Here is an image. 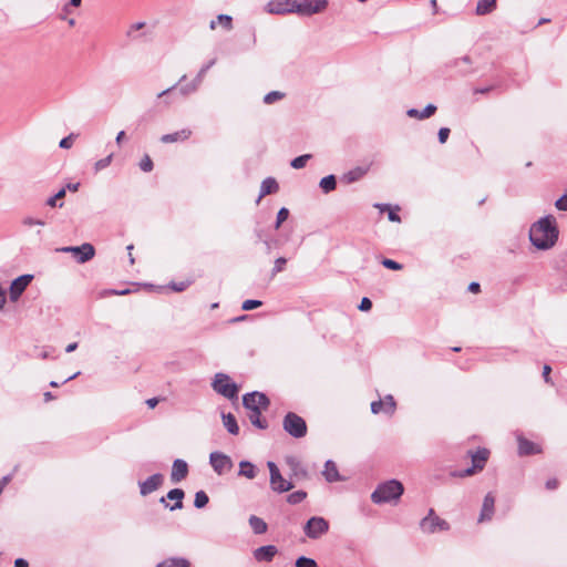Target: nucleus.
<instances>
[{"label": "nucleus", "instance_id": "obj_1", "mask_svg": "<svg viewBox=\"0 0 567 567\" xmlns=\"http://www.w3.org/2000/svg\"><path fill=\"white\" fill-rule=\"evenodd\" d=\"M327 6V0H270L265 7V11L270 14L311 16L321 12Z\"/></svg>", "mask_w": 567, "mask_h": 567}, {"label": "nucleus", "instance_id": "obj_2", "mask_svg": "<svg viewBox=\"0 0 567 567\" xmlns=\"http://www.w3.org/2000/svg\"><path fill=\"white\" fill-rule=\"evenodd\" d=\"M558 235L556 218L547 215L532 225L529 240L536 248L546 250L556 244Z\"/></svg>", "mask_w": 567, "mask_h": 567}, {"label": "nucleus", "instance_id": "obj_3", "mask_svg": "<svg viewBox=\"0 0 567 567\" xmlns=\"http://www.w3.org/2000/svg\"><path fill=\"white\" fill-rule=\"evenodd\" d=\"M403 485L395 480L380 484L378 488L372 493L371 499L375 504L391 502L399 499L403 494Z\"/></svg>", "mask_w": 567, "mask_h": 567}, {"label": "nucleus", "instance_id": "obj_4", "mask_svg": "<svg viewBox=\"0 0 567 567\" xmlns=\"http://www.w3.org/2000/svg\"><path fill=\"white\" fill-rule=\"evenodd\" d=\"M468 455L472 458V466L466 468L463 472L454 473V476L457 477H465V476H472L481 471L486 465V462L489 457V451L487 449H477L476 451H470Z\"/></svg>", "mask_w": 567, "mask_h": 567}, {"label": "nucleus", "instance_id": "obj_5", "mask_svg": "<svg viewBox=\"0 0 567 567\" xmlns=\"http://www.w3.org/2000/svg\"><path fill=\"white\" fill-rule=\"evenodd\" d=\"M213 389L223 396L231 400L238 396V386L234 383L229 375L217 373L213 381Z\"/></svg>", "mask_w": 567, "mask_h": 567}, {"label": "nucleus", "instance_id": "obj_6", "mask_svg": "<svg viewBox=\"0 0 567 567\" xmlns=\"http://www.w3.org/2000/svg\"><path fill=\"white\" fill-rule=\"evenodd\" d=\"M284 429L293 437H303L307 434L305 420L296 413L289 412L284 419Z\"/></svg>", "mask_w": 567, "mask_h": 567}, {"label": "nucleus", "instance_id": "obj_7", "mask_svg": "<svg viewBox=\"0 0 567 567\" xmlns=\"http://www.w3.org/2000/svg\"><path fill=\"white\" fill-rule=\"evenodd\" d=\"M267 466L270 473V487L274 492L285 493L293 488V484L281 475L274 462H268Z\"/></svg>", "mask_w": 567, "mask_h": 567}, {"label": "nucleus", "instance_id": "obj_8", "mask_svg": "<svg viewBox=\"0 0 567 567\" xmlns=\"http://www.w3.org/2000/svg\"><path fill=\"white\" fill-rule=\"evenodd\" d=\"M62 252L72 254L79 264L91 260L95 255L93 245L84 243L81 246H68L60 249Z\"/></svg>", "mask_w": 567, "mask_h": 567}, {"label": "nucleus", "instance_id": "obj_9", "mask_svg": "<svg viewBox=\"0 0 567 567\" xmlns=\"http://www.w3.org/2000/svg\"><path fill=\"white\" fill-rule=\"evenodd\" d=\"M421 528L425 533H435L447 530L450 525L446 520L439 517L434 509H430L429 515L421 520Z\"/></svg>", "mask_w": 567, "mask_h": 567}, {"label": "nucleus", "instance_id": "obj_10", "mask_svg": "<svg viewBox=\"0 0 567 567\" xmlns=\"http://www.w3.org/2000/svg\"><path fill=\"white\" fill-rule=\"evenodd\" d=\"M243 404L249 411H266L269 400L264 393L252 392L244 395Z\"/></svg>", "mask_w": 567, "mask_h": 567}, {"label": "nucleus", "instance_id": "obj_11", "mask_svg": "<svg viewBox=\"0 0 567 567\" xmlns=\"http://www.w3.org/2000/svg\"><path fill=\"white\" fill-rule=\"evenodd\" d=\"M329 529V523L323 517H311L306 526L305 534L312 539H317L324 535Z\"/></svg>", "mask_w": 567, "mask_h": 567}, {"label": "nucleus", "instance_id": "obj_12", "mask_svg": "<svg viewBox=\"0 0 567 567\" xmlns=\"http://www.w3.org/2000/svg\"><path fill=\"white\" fill-rule=\"evenodd\" d=\"M32 275H22L11 282L9 288V298L12 302H16L20 298V296L32 281Z\"/></svg>", "mask_w": 567, "mask_h": 567}, {"label": "nucleus", "instance_id": "obj_13", "mask_svg": "<svg viewBox=\"0 0 567 567\" xmlns=\"http://www.w3.org/2000/svg\"><path fill=\"white\" fill-rule=\"evenodd\" d=\"M210 464L215 472L219 475L226 474L231 471L233 462L229 456L223 453L214 452L210 454Z\"/></svg>", "mask_w": 567, "mask_h": 567}, {"label": "nucleus", "instance_id": "obj_14", "mask_svg": "<svg viewBox=\"0 0 567 567\" xmlns=\"http://www.w3.org/2000/svg\"><path fill=\"white\" fill-rule=\"evenodd\" d=\"M517 444H518V454L520 456L535 455V454H540L543 452V449L539 444L529 441L528 439L524 437L523 435L517 436Z\"/></svg>", "mask_w": 567, "mask_h": 567}, {"label": "nucleus", "instance_id": "obj_15", "mask_svg": "<svg viewBox=\"0 0 567 567\" xmlns=\"http://www.w3.org/2000/svg\"><path fill=\"white\" fill-rule=\"evenodd\" d=\"M164 477L162 474H154L146 481L140 483V491L143 496H146L154 491L158 489L163 484Z\"/></svg>", "mask_w": 567, "mask_h": 567}, {"label": "nucleus", "instance_id": "obj_16", "mask_svg": "<svg viewBox=\"0 0 567 567\" xmlns=\"http://www.w3.org/2000/svg\"><path fill=\"white\" fill-rule=\"evenodd\" d=\"M495 507V496L488 493L483 501L482 511L478 517V523L489 520L493 517Z\"/></svg>", "mask_w": 567, "mask_h": 567}, {"label": "nucleus", "instance_id": "obj_17", "mask_svg": "<svg viewBox=\"0 0 567 567\" xmlns=\"http://www.w3.org/2000/svg\"><path fill=\"white\" fill-rule=\"evenodd\" d=\"M188 474V465L183 460H175L172 467L171 480L174 483L183 481Z\"/></svg>", "mask_w": 567, "mask_h": 567}, {"label": "nucleus", "instance_id": "obj_18", "mask_svg": "<svg viewBox=\"0 0 567 567\" xmlns=\"http://www.w3.org/2000/svg\"><path fill=\"white\" fill-rule=\"evenodd\" d=\"M395 409V402L391 395H388L384 400H379L371 403V410L374 414L380 412L393 413Z\"/></svg>", "mask_w": 567, "mask_h": 567}, {"label": "nucleus", "instance_id": "obj_19", "mask_svg": "<svg viewBox=\"0 0 567 567\" xmlns=\"http://www.w3.org/2000/svg\"><path fill=\"white\" fill-rule=\"evenodd\" d=\"M277 554L274 545L261 546L254 551V557L258 561H270Z\"/></svg>", "mask_w": 567, "mask_h": 567}, {"label": "nucleus", "instance_id": "obj_20", "mask_svg": "<svg viewBox=\"0 0 567 567\" xmlns=\"http://www.w3.org/2000/svg\"><path fill=\"white\" fill-rule=\"evenodd\" d=\"M190 135H192V131L190 130L183 128V130H181L178 132H175V133L164 134L161 137V142L165 143V144H168V143H174V142H177V141H185V140H188Z\"/></svg>", "mask_w": 567, "mask_h": 567}, {"label": "nucleus", "instance_id": "obj_21", "mask_svg": "<svg viewBox=\"0 0 567 567\" xmlns=\"http://www.w3.org/2000/svg\"><path fill=\"white\" fill-rule=\"evenodd\" d=\"M436 111V106L434 104H427L423 110L410 109L406 114L410 117L424 120L432 116Z\"/></svg>", "mask_w": 567, "mask_h": 567}, {"label": "nucleus", "instance_id": "obj_22", "mask_svg": "<svg viewBox=\"0 0 567 567\" xmlns=\"http://www.w3.org/2000/svg\"><path fill=\"white\" fill-rule=\"evenodd\" d=\"M279 189V185L277 183V181L272 177H267L266 179L262 181L261 183V186H260V194H259V197H258V200L257 203L266 195H269V194H272V193H276L277 190Z\"/></svg>", "mask_w": 567, "mask_h": 567}, {"label": "nucleus", "instance_id": "obj_23", "mask_svg": "<svg viewBox=\"0 0 567 567\" xmlns=\"http://www.w3.org/2000/svg\"><path fill=\"white\" fill-rule=\"evenodd\" d=\"M322 474H323L324 478L330 483L338 482L341 480L339 472H338V467H337L336 463L332 461L326 462L324 470H323Z\"/></svg>", "mask_w": 567, "mask_h": 567}, {"label": "nucleus", "instance_id": "obj_24", "mask_svg": "<svg viewBox=\"0 0 567 567\" xmlns=\"http://www.w3.org/2000/svg\"><path fill=\"white\" fill-rule=\"evenodd\" d=\"M184 491L181 488H174L167 493V498L174 501L175 504L169 506L171 511L181 509L183 507Z\"/></svg>", "mask_w": 567, "mask_h": 567}, {"label": "nucleus", "instance_id": "obj_25", "mask_svg": "<svg viewBox=\"0 0 567 567\" xmlns=\"http://www.w3.org/2000/svg\"><path fill=\"white\" fill-rule=\"evenodd\" d=\"M156 567H190V561L182 557H172L163 560Z\"/></svg>", "mask_w": 567, "mask_h": 567}, {"label": "nucleus", "instance_id": "obj_26", "mask_svg": "<svg viewBox=\"0 0 567 567\" xmlns=\"http://www.w3.org/2000/svg\"><path fill=\"white\" fill-rule=\"evenodd\" d=\"M496 8V0H478L476 6V14L485 16L491 13Z\"/></svg>", "mask_w": 567, "mask_h": 567}, {"label": "nucleus", "instance_id": "obj_27", "mask_svg": "<svg viewBox=\"0 0 567 567\" xmlns=\"http://www.w3.org/2000/svg\"><path fill=\"white\" fill-rule=\"evenodd\" d=\"M223 423L230 434L237 435L239 433L236 417L231 413L223 414Z\"/></svg>", "mask_w": 567, "mask_h": 567}, {"label": "nucleus", "instance_id": "obj_28", "mask_svg": "<svg viewBox=\"0 0 567 567\" xmlns=\"http://www.w3.org/2000/svg\"><path fill=\"white\" fill-rule=\"evenodd\" d=\"M262 411H249L248 419L252 425L258 429L265 430L268 427L266 419L261 417Z\"/></svg>", "mask_w": 567, "mask_h": 567}, {"label": "nucleus", "instance_id": "obj_29", "mask_svg": "<svg viewBox=\"0 0 567 567\" xmlns=\"http://www.w3.org/2000/svg\"><path fill=\"white\" fill-rule=\"evenodd\" d=\"M367 173L365 168L355 167L343 175V179L351 184L362 178Z\"/></svg>", "mask_w": 567, "mask_h": 567}, {"label": "nucleus", "instance_id": "obj_30", "mask_svg": "<svg viewBox=\"0 0 567 567\" xmlns=\"http://www.w3.org/2000/svg\"><path fill=\"white\" fill-rule=\"evenodd\" d=\"M249 525L256 534H264L267 532L266 522L257 516H251L249 518Z\"/></svg>", "mask_w": 567, "mask_h": 567}, {"label": "nucleus", "instance_id": "obj_31", "mask_svg": "<svg viewBox=\"0 0 567 567\" xmlns=\"http://www.w3.org/2000/svg\"><path fill=\"white\" fill-rule=\"evenodd\" d=\"M320 188L323 193L328 194L336 189L337 181L334 175H328L320 181Z\"/></svg>", "mask_w": 567, "mask_h": 567}, {"label": "nucleus", "instance_id": "obj_32", "mask_svg": "<svg viewBox=\"0 0 567 567\" xmlns=\"http://www.w3.org/2000/svg\"><path fill=\"white\" fill-rule=\"evenodd\" d=\"M239 467V475H243L250 480L256 476L255 466L250 462L243 461L240 462Z\"/></svg>", "mask_w": 567, "mask_h": 567}, {"label": "nucleus", "instance_id": "obj_33", "mask_svg": "<svg viewBox=\"0 0 567 567\" xmlns=\"http://www.w3.org/2000/svg\"><path fill=\"white\" fill-rule=\"evenodd\" d=\"M208 501H209V498H208L207 494L204 491H198L195 494L194 505L197 508H203L207 505Z\"/></svg>", "mask_w": 567, "mask_h": 567}, {"label": "nucleus", "instance_id": "obj_34", "mask_svg": "<svg viewBox=\"0 0 567 567\" xmlns=\"http://www.w3.org/2000/svg\"><path fill=\"white\" fill-rule=\"evenodd\" d=\"M307 497V493L303 491H297L288 495L287 502L289 504L296 505L301 503Z\"/></svg>", "mask_w": 567, "mask_h": 567}, {"label": "nucleus", "instance_id": "obj_35", "mask_svg": "<svg viewBox=\"0 0 567 567\" xmlns=\"http://www.w3.org/2000/svg\"><path fill=\"white\" fill-rule=\"evenodd\" d=\"M285 97V93L280 91H271L264 96V103L272 104Z\"/></svg>", "mask_w": 567, "mask_h": 567}, {"label": "nucleus", "instance_id": "obj_36", "mask_svg": "<svg viewBox=\"0 0 567 567\" xmlns=\"http://www.w3.org/2000/svg\"><path fill=\"white\" fill-rule=\"evenodd\" d=\"M309 158H311L310 154L298 156L291 161L290 165L296 169H300L306 166Z\"/></svg>", "mask_w": 567, "mask_h": 567}, {"label": "nucleus", "instance_id": "obj_37", "mask_svg": "<svg viewBox=\"0 0 567 567\" xmlns=\"http://www.w3.org/2000/svg\"><path fill=\"white\" fill-rule=\"evenodd\" d=\"M112 159H113V155L110 154L106 157L101 158L97 162H95V164H94V172L99 173L100 171H102V169L106 168L107 166H110V164L112 163Z\"/></svg>", "mask_w": 567, "mask_h": 567}, {"label": "nucleus", "instance_id": "obj_38", "mask_svg": "<svg viewBox=\"0 0 567 567\" xmlns=\"http://www.w3.org/2000/svg\"><path fill=\"white\" fill-rule=\"evenodd\" d=\"M64 196H65V188H62L54 196L50 197L47 200V205L50 207H55V206H58V200L62 199ZM62 206H63V203H60L59 207H62Z\"/></svg>", "mask_w": 567, "mask_h": 567}, {"label": "nucleus", "instance_id": "obj_39", "mask_svg": "<svg viewBox=\"0 0 567 567\" xmlns=\"http://www.w3.org/2000/svg\"><path fill=\"white\" fill-rule=\"evenodd\" d=\"M217 22L227 31L233 29V18L228 14H218Z\"/></svg>", "mask_w": 567, "mask_h": 567}, {"label": "nucleus", "instance_id": "obj_40", "mask_svg": "<svg viewBox=\"0 0 567 567\" xmlns=\"http://www.w3.org/2000/svg\"><path fill=\"white\" fill-rule=\"evenodd\" d=\"M199 83H197L195 80H193L190 83L181 86L179 92L182 95L186 96L190 93H194L199 87Z\"/></svg>", "mask_w": 567, "mask_h": 567}, {"label": "nucleus", "instance_id": "obj_41", "mask_svg": "<svg viewBox=\"0 0 567 567\" xmlns=\"http://www.w3.org/2000/svg\"><path fill=\"white\" fill-rule=\"evenodd\" d=\"M215 64V60L209 61L207 64L203 65L197 75L195 76V81L199 84H202L203 79L206 74V72Z\"/></svg>", "mask_w": 567, "mask_h": 567}, {"label": "nucleus", "instance_id": "obj_42", "mask_svg": "<svg viewBox=\"0 0 567 567\" xmlns=\"http://www.w3.org/2000/svg\"><path fill=\"white\" fill-rule=\"evenodd\" d=\"M288 216H289V210L286 207L280 208L277 214V220L275 224V228L278 229L281 226V224L288 218Z\"/></svg>", "mask_w": 567, "mask_h": 567}, {"label": "nucleus", "instance_id": "obj_43", "mask_svg": "<svg viewBox=\"0 0 567 567\" xmlns=\"http://www.w3.org/2000/svg\"><path fill=\"white\" fill-rule=\"evenodd\" d=\"M296 567H317V563L311 558L302 556L296 560Z\"/></svg>", "mask_w": 567, "mask_h": 567}, {"label": "nucleus", "instance_id": "obj_44", "mask_svg": "<svg viewBox=\"0 0 567 567\" xmlns=\"http://www.w3.org/2000/svg\"><path fill=\"white\" fill-rule=\"evenodd\" d=\"M140 168L143 172H151L153 169V162L148 155H145L140 162Z\"/></svg>", "mask_w": 567, "mask_h": 567}, {"label": "nucleus", "instance_id": "obj_45", "mask_svg": "<svg viewBox=\"0 0 567 567\" xmlns=\"http://www.w3.org/2000/svg\"><path fill=\"white\" fill-rule=\"evenodd\" d=\"M382 265L391 270H401L403 268L401 264L396 262L395 260L386 258L382 260Z\"/></svg>", "mask_w": 567, "mask_h": 567}, {"label": "nucleus", "instance_id": "obj_46", "mask_svg": "<svg viewBox=\"0 0 567 567\" xmlns=\"http://www.w3.org/2000/svg\"><path fill=\"white\" fill-rule=\"evenodd\" d=\"M287 264V259L284 257H279L275 261V267L272 269V275H276L284 270L285 265Z\"/></svg>", "mask_w": 567, "mask_h": 567}, {"label": "nucleus", "instance_id": "obj_47", "mask_svg": "<svg viewBox=\"0 0 567 567\" xmlns=\"http://www.w3.org/2000/svg\"><path fill=\"white\" fill-rule=\"evenodd\" d=\"M259 306H261V301L249 299V300H246L243 302L241 309L243 310H252L255 308H258Z\"/></svg>", "mask_w": 567, "mask_h": 567}, {"label": "nucleus", "instance_id": "obj_48", "mask_svg": "<svg viewBox=\"0 0 567 567\" xmlns=\"http://www.w3.org/2000/svg\"><path fill=\"white\" fill-rule=\"evenodd\" d=\"M74 137H75V135H74L73 133H72V134H70L69 136H66V137H64V138H62V140L60 141L59 146H60L61 148H70V147H72V145H73V141H74Z\"/></svg>", "mask_w": 567, "mask_h": 567}, {"label": "nucleus", "instance_id": "obj_49", "mask_svg": "<svg viewBox=\"0 0 567 567\" xmlns=\"http://www.w3.org/2000/svg\"><path fill=\"white\" fill-rule=\"evenodd\" d=\"M555 207L558 210H567V193L555 202Z\"/></svg>", "mask_w": 567, "mask_h": 567}, {"label": "nucleus", "instance_id": "obj_50", "mask_svg": "<svg viewBox=\"0 0 567 567\" xmlns=\"http://www.w3.org/2000/svg\"><path fill=\"white\" fill-rule=\"evenodd\" d=\"M450 133H451L450 128H447V127H441V128L439 130V134H437L439 142H440L441 144H444V143L447 141Z\"/></svg>", "mask_w": 567, "mask_h": 567}, {"label": "nucleus", "instance_id": "obj_51", "mask_svg": "<svg viewBox=\"0 0 567 567\" xmlns=\"http://www.w3.org/2000/svg\"><path fill=\"white\" fill-rule=\"evenodd\" d=\"M22 223H23V225L29 226V227H31V226H35V225H38V226H44V225H45V223H44L43 220H41V219H34V218H32V217H25V218L22 220Z\"/></svg>", "mask_w": 567, "mask_h": 567}, {"label": "nucleus", "instance_id": "obj_52", "mask_svg": "<svg viewBox=\"0 0 567 567\" xmlns=\"http://www.w3.org/2000/svg\"><path fill=\"white\" fill-rule=\"evenodd\" d=\"M551 368L548 364H545L543 367V377L546 383L553 384L551 378H550Z\"/></svg>", "mask_w": 567, "mask_h": 567}, {"label": "nucleus", "instance_id": "obj_53", "mask_svg": "<svg viewBox=\"0 0 567 567\" xmlns=\"http://www.w3.org/2000/svg\"><path fill=\"white\" fill-rule=\"evenodd\" d=\"M372 307V302L369 298L364 297L362 298L360 305L358 306V308L361 310V311H367V310H370Z\"/></svg>", "mask_w": 567, "mask_h": 567}, {"label": "nucleus", "instance_id": "obj_54", "mask_svg": "<svg viewBox=\"0 0 567 567\" xmlns=\"http://www.w3.org/2000/svg\"><path fill=\"white\" fill-rule=\"evenodd\" d=\"M558 486H559V481L556 477H551V478L547 480V482H546V488L549 491H554V489L558 488Z\"/></svg>", "mask_w": 567, "mask_h": 567}, {"label": "nucleus", "instance_id": "obj_55", "mask_svg": "<svg viewBox=\"0 0 567 567\" xmlns=\"http://www.w3.org/2000/svg\"><path fill=\"white\" fill-rule=\"evenodd\" d=\"M144 25H145L144 22H136V23L132 24L130 30L127 31V35L132 37L133 31L141 30L144 28Z\"/></svg>", "mask_w": 567, "mask_h": 567}, {"label": "nucleus", "instance_id": "obj_56", "mask_svg": "<svg viewBox=\"0 0 567 567\" xmlns=\"http://www.w3.org/2000/svg\"><path fill=\"white\" fill-rule=\"evenodd\" d=\"M7 301V291L6 289L2 288V286L0 285V309L3 308L4 303Z\"/></svg>", "mask_w": 567, "mask_h": 567}, {"label": "nucleus", "instance_id": "obj_57", "mask_svg": "<svg viewBox=\"0 0 567 567\" xmlns=\"http://www.w3.org/2000/svg\"><path fill=\"white\" fill-rule=\"evenodd\" d=\"M388 212H389V214H388L389 220L395 221V223H400L401 221L400 216L395 212H393L391 209H388Z\"/></svg>", "mask_w": 567, "mask_h": 567}, {"label": "nucleus", "instance_id": "obj_58", "mask_svg": "<svg viewBox=\"0 0 567 567\" xmlns=\"http://www.w3.org/2000/svg\"><path fill=\"white\" fill-rule=\"evenodd\" d=\"M13 567H29V563L23 558H18L16 559Z\"/></svg>", "mask_w": 567, "mask_h": 567}, {"label": "nucleus", "instance_id": "obj_59", "mask_svg": "<svg viewBox=\"0 0 567 567\" xmlns=\"http://www.w3.org/2000/svg\"><path fill=\"white\" fill-rule=\"evenodd\" d=\"M480 289H481V286H480V284H478V282H471V284L468 285V290H470L471 292H473V293H477V292L480 291Z\"/></svg>", "mask_w": 567, "mask_h": 567}, {"label": "nucleus", "instance_id": "obj_60", "mask_svg": "<svg viewBox=\"0 0 567 567\" xmlns=\"http://www.w3.org/2000/svg\"><path fill=\"white\" fill-rule=\"evenodd\" d=\"M158 402H159V399L152 398L146 401V404L148 405L150 409H154L158 404Z\"/></svg>", "mask_w": 567, "mask_h": 567}, {"label": "nucleus", "instance_id": "obj_61", "mask_svg": "<svg viewBox=\"0 0 567 567\" xmlns=\"http://www.w3.org/2000/svg\"><path fill=\"white\" fill-rule=\"evenodd\" d=\"M10 478L9 477H2L0 480V495L2 494L4 487L7 486V484L9 483Z\"/></svg>", "mask_w": 567, "mask_h": 567}, {"label": "nucleus", "instance_id": "obj_62", "mask_svg": "<svg viewBox=\"0 0 567 567\" xmlns=\"http://www.w3.org/2000/svg\"><path fill=\"white\" fill-rule=\"evenodd\" d=\"M81 2H82V0H70V3L68 6H65L63 10L68 12L69 11V6L80 7Z\"/></svg>", "mask_w": 567, "mask_h": 567}, {"label": "nucleus", "instance_id": "obj_63", "mask_svg": "<svg viewBox=\"0 0 567 567\" xmlns=\"http://www.w3.org/2000/svg\"><path fill=\"white\" fill-rule=\"evenodd\" d=\"M175 87H176V84H175V85H173V86H171V87H168V89H166V90H164V91H162L161 93H158V94H157V97H158V99H161V97H163V96L167 95V94H168V93H171L173 90H175Z\"/></svg>", "mask_w": 567, "mask_h": 567}, {"label": "nucleus", "instance_id": "obj_64", "mask_svg": "<svg viewBox=\"0 0 567 567\" xmlns=\"http://www.w3.org/2000/svg\"><path fill=\"white\" fill-rule=\"evenodd\" d=\"M172 288L175 290V291H183L185 288H186V285L184 282H181V284H173L172 285Z\"/></svg>", "mask_w": 567, "mask_h": 567}]
</instances>
